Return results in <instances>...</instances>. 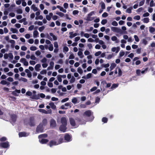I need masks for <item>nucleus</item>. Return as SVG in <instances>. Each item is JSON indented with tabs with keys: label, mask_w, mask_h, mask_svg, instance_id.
Instances as JSON below:
<instances>
[{
	"label": "nucleus",
	"mask_w": 155,
	"mask_h": 155,
	"mask_svg": "<svg viewBox=\"0 0 155 155\" xmlns=\"http://www.w3.org/2000/svg\"><path fill=\"white\" fill-rule=\"evenodd\" d=\"M30 49L31 51H35L37 49V48L35 46H32L30 47Z\"/></svg>",
	"instance_id": "45"
},
{
	"label": "nucleus",
	"mask_w": 155,
	"mask_h": 155,
	"mask_svg": "<svg viewBox=\"0 0 155 155\" xmlns=\"http://www.w3.org/2000/svg\"><path fill=\"white\" fill-rule=\"evenodd\" d=\"M29 133H26L25 132H20L18 134L19 137H26L29 135Z\"/></svg>",
	"instance_id": "11"
},
{
	"label": "nucleus",
	"mask_w": 155,
	"mask_h": 155,
	"mask_svg": "<svg viewBox=\"0 0 155 155\" xmlns=\"http://www.w3.org/2000/svg\"><path fill=\"white\" fill-rule=\"evenodd\" d=\"M57 79L58 81L59 82H61L62 79L61 78V75H58L57 76Z\"/></svg>",
	"instance_id": "44"
},
{
	"label": "nucleus",
	"mask_w": 155,
	"mask_h": 155,
	"mask_svg": "<svg viewBox=\"0 0 155 155\" xmlns=\"http://www.w3.org/2000/svg\"><path fill=\"white\" fill-rule=\"evenodd\" d=\"M125 54V53L122 51H121L119 53V56L120 57H121L123 56Z\"/></svg>",
	"instance_id": "59"
},
{
	"label": "nucleus",
	"mask_w": 155,
	"mask_h": 155,
	"mask_svg": "<svg viewBox=\"0 0 155 155\" xmlns=\"http://www.w3.org/2000/svg\"><path fill=\"white\" fill-rule=\"evenodd\" d=\"M19 81H22L24 82H26L27 81V79L22 77H21L19 80Z\"/></svg>",
	"instance_id": "47"
},
{
	"label": "nucleus",
	"mask_w": 155,
	"mask_h": 155,
	"mask_svg": "<svg viewBox=\"0 0 155 155\" xmlns=\"http://www.w3.org/2000/svg\"><path fill=\"white\" fill-rule=\"evenodd\" d=\"M93 113L92 112L91 110H90L86 111L84 113V115L88 117L91 116V121L94 118V117L93 116Z\"/></svg>",
	"instance_id": "2"
},
{
	"label": "nucleus",
	"mask_w": 155,
	"mask_h": 155,
	"mask_svg": "<svg viewBox=\"0 0 155 155\" xmlns=\"http://www.w3.org/2000/svg\"><path fill=\"white\" fill-rule=\"evenodd\" d=\"M47 73V71L46 70H43L40 72V74H46Z\"/></svg>",
	"instance_id": "50"
},
{
	"label": "nucleus",
	"mask_w": 155,
	"mask_h": 155,
	"mask_svg": "<svg viewBox=\"0 0 155 155\" xmlns=\"http://www.w3.org/2000/svg\"><path fill=\"white\" fill-rule=\"evenodd\" d=\"M11 31H12L13 33H18V30L16 28H10Z\"/></svg>",
	"instance_id": "30"
},
{
	"label": "nucleus",
	"mask_w": 155,
	"mask_h": 155,
	"mask_svg": "<svg viewBox=\"0 0 155 155\" xmlns=\"http://www.w3.org/2000/svg\"><path fill=\"white\" fill-rule=\"evenodd\" d=\"M111 29L113 31L117 33H120L121 31V29L120 28H119L117 27H112L111 28Z\"/></svg>",
	"instance_id": "8"
},
{
	"label": "nucleus",
	"mask_w": 155,
	"mask_h": 155,
	"mask_svg": "<svg viewBox=\"0 0 155 155\" xmlns=\"http://www.w3.org/2000/svg\"><path fill=\"white\" fill-rule=\"evenodd\" d=\"M134 38L135 41H137V42H138L139 41V39L137 35H134Z\"/></svg>",
	"instance_id": "55"
},
{
	"label": "nucleus",
	"mask_w": 155,
	"mask_h": 155,
	"mask_svg": "<svg viewBox=\"0 0 155 155\" xmlns=\"http://www.w3.org/2000/svg\"><path fill=\"white\" fill-rule=\"evenodd\" d=\"M69 34L70 35L69 37L70 38H72L77 35H79V34L78 33H74L72 31L69 32Z\"/></svg>",
	"instance_id": "12"
},
{
	"label": "nucleus",
	"mask_w": 155,
	"mask_h": 155,
	"mask_svg": "<svg viewBox=\"0 0 155 155\" xmlns=\"http://www.w3.org/2000/svg\"><path fill=\"white\" fill-rule=\"evenodd\" d=\"M43 125H42V124H40L36 128V133H38L42 132L43 130Z\"/></svg>",
	"instance_id": "3"
},
{
	"label": "nucleus",
	"mask_w": 155,
	"mask_h": 155,
	"mask_svg": "<svg viewBox=\"0 0 155 155\" xmlns=\"http://www.w3.org/2000/svg\"><path fill=\"white\" fill-rule=\"evenodd\" d=\"M149 31L151 33L154 34L155 31V28L153 27H149Z\"/></svg>",
	"instance_id": "26"
},
{
	"label": "nucleus",
	"mask_w": 155,
	"mask_h": 155,
	"mask_svg": "<svg viewBox=\"0 0 155 155\" xmlns=\"http://www.w3.org/2000/svg\"><path fill=\"white\" fill-rule=\"evenodd\" d=\"M56 14L59 15L61 17H63L64 15V14L63 13L60 12H56Z\"/></svg>",
	"instance_id": "52"
},
{
	"label": "nucleus",
	"mask_w": 155,
	"mask_h": 155,
	"mask_svg": "<svg viewBox=\"0 0 155 155\" xmlns=\"http://www.w3.org/2000/svg\"><path fill=\"white\" fill-rule=\"evenodd\" d=\"M141 42L144 45H146L147 44V41L146 39H143L141 40Z\"/></svg>",
	"instance_id": "49"
},
{
	"label": "nucleus",
	"mask_w": 155,
	"mask_h": 155,
	"mask_svg": "<svg viewBox=\"0 0 155 155\" xmlns=\"http://www.w3.org/2000/svg\"><path fill=\"white\" fill-rule=\"evenodd\" d=\"M72 104L71 102H68L65 104L64 105L66 107H69L70 108L72 107Z\"/></svg>",
	"instance_id": "37"
},
{
	"label": "nucleus",
	"mask_w": 155,
	"mask_h": 155,
	"mask_svg": "<svg viewBox=\"0 0 155 155\" xmlns=\"http://www.w3.org/2000/svg\"><path fill=\"white\" fill-rule=\"evenodd\" d=\"M28 124L31 126H33L35 125V123L34 119L33 117H31L28 122Z\"/></svg>",
	"instance_id": "7"
},
{
	"label": "nucleus",
	"mask_w": 155,
	"mask_h": 155,
	"mask_svg": "<svg viewBox=\"0 0 155 155\" xmlns=\"http://www.w3.org/2000/svg\"><path fill=\"white\" fill-rule=\"evenodd\" d=\"M39 33L37 31L35 30L34 31L33 33V37L34 38H36L38 37Z\"/></svg>",
	"instance_id": "27"
},
{
	"label": "nucleus",
	"mask_w": 155,
	"mask_h": 155,
	"mask_svg": "<svg viewBox=\"0 0 155 155\" xmlns=\"http://www.w3.org/2000/svg\"><path fill=\"white\" fill-rule=\"evenodd\" d=\"M133 9V7H130L127 8L126 10V12L130 14L132 12L131 10Z\"/></svg>",
	"instance_id": "32"
},
{
	"label": "nucleus",
	"mask_w": 155,
	"mask_h": 155,
	"mask_svg": "<svg viewBox=\"0 0 155 155\" xmlns=\"http://www.w3.org/2000/svg\"><path fill=\"white\" fill-rule=\"evenodd\" d=\"M69 121L70 124L72 127L75 126V120L72 118H69Z\"/></svg>",
	"instance_id": "15"
},
{
	"label": "nucleus",
	"mask_w": 155,
	"mask_h": 155,
	"mask_svg": "<svg viewBox=\"0 0 155 155\" xmlns=\"http://www.w3.org/2000/svg\"><path fill=\"white\" fill-rule=\"evenodd\" d=\"M41 124H42V125H43V127L46 125L47 124V119L45 118L43 119L42 121V123H41Z\"/></svg>",
	"instance_id": "28"
},
{
	"label": "nucleus",
	"mask_w": 155,
	"mask_h": 155,
	"mask_svg": "<svg viewBox=\"0 0 155 155\" xmlns=\"http://www.w3.org/2000/svg\"><path fill=\"white\" fill-rule=\"evenodd\" d=\"M35 54L37 56H38L41 55V52L39 50H38L35 52Z\"/></svg>",
	"instance_id": "64"
},
{
	"label": "nucleus",
	"mask_w": 155,
	"mask_h": 155,
	"mask_svg": "<svg viewBox=\"0 0 155 155\" xmlns=\"http://www.w3.org/2000/svg\"><path fill=\"white\" fill-rule=\"evenodd\" d=\"M107 118L105 117H103L102 120V121L104 123H106L107 121Z\"/></svg>",
	"instance_id": "53"
},
{
	"label": "nucleus",
	"mask_w": 155,
	"mask_h": 155,
	"mask_svg": "<svg viewBox=\"0 0 155 155\" xmlns=\"http://www.w3.org/2000/svg\"><path fill=\"white\" fill-rule=\"evenodd\" d=\"M77 71L80 74H82L83 72L82 69L80 67H79L78 68Z\"/></svg>",
	"instance_id": "40"
},
{
	"label": "nucleus",
	"mask_w": 155,
	"mask_h": 155,
	"mask_svg": "<svg viewBox=\"0 0 155 155\" xmlns=\"http://www.w3.org/2000/svg\"><path fill=\"white\" fill-rule=\"evenodd\" d=\"M143 21L145 23H148L149 21V19L148 18H144L143 19Z\"/></svg>",
	"instance_id": "42"
},
{
	"label": "nucleus",
	"mask_w": 155,
	"mask_h": 155,
	"mask_svg": "<svg viewBox=\"0 0 155 155\" xmlns=\"http://www.w3.org/2000/svg\"><path fill=\"white\" fill-rule=\"evenodd\" d=\"M49 105L53 109L55 110L56 109V106L54 105L53 102H51L49 103Z\"/></svg>",
	"instance_id": "25"
},
{
	"label": "nucleus",
	"mask_w": 155,
	"mask_h": 155,
	"mask_svg": "<svg viewBox=\"0 0 155 155\" xmlns=\"http://www.w3.org/2000/svg\"><path fill=\"white\" fill-rule=\"evenodd\" d=\"M0 84L2 85H5L7 84V82L5 80H2L1 81Z\"/></svg>",
	"instance_id": "58"
},
{
	"label": "nucleus",
	"mask_w": 155,
	"mask_h": 155,
	"mask_svg": "<svg viewBox=\"0 0 155 155\" xmlns=\"http://www.w3.org/2000/svg\"><path fill=\"white\" fill-rule=\"evenodd\" d=\"M50 125L51 127L53 128L55 127L56 126V123L55 120L54 119H51L50 121Z\"/></svg>",
	"instance_id": "9"
},
{
	"label": "nucleus",
	"mask_w": 155,
	"mask_h": 155,
	"mask_svg": "<svg viewBox=\"0 0 155 155\" xmlns=\"http://www.w3.org/2000/svg\"><path fill=\"white\" fill-rule=\"evenodd\" d=\"M63 142V139L60 138L58 139H55L51 140L49 142V145L50 147H52L54 146H56L59 145Z\"/></svg>",
	"instance_id": "1"
},
{
	"label": "nucleus",
	"mask_w": 155,
	"mask_h": 155,
	"mask_svg": "<svg viewBox=\"0 0 155 155\" xmlns=\"http://www.w3.org/2000/svg\"><path fill=\"white\" fill-rule=\"evenodd\" d=\"M114 56V54H109L108 55L107 57H106V58L108 59H111Z\"/></svg>",
	"instance_id": "43"
},
{
	"label": "nucleus",
	"mask_w": 155,
	"mask_h": 155,
	"mask_svg": "<svg viewBox=\"0 0 155 155\" xmlns=\"http://www.w3.org/2000/svg\"><path fill=\"white\" fill-rule=\"evenodd\" d=\"M10 116L11 118L10 119L11 122L13 124L16 120L17 118L15 114L10 115Z\"/></svg>",
	"instance_id": "5"
},
{
	"label": "nucleus",
	"mask_w": 155,
	"mask_h": 155,
	"mask_svg": "<svg viewBox=\"0 0 155 155\" xmlns=\"http://www.w3.org/2000/svg\"><path fill=\"white\" fill-rule=\"evenodd\" d=\"M47 61V59L45 58H43L41 60V62H42V63H46Z\"/></svg>",
	"instance_id": "61"
},
{
	"label": "nucleus",
	"mask_w": 155,
	"mask_h": 155,
	"mask_svg": "<svg viewBox=\"0 0 155 155\" xmlns=\"http://www.w3.org/2000/svg\"><path fill=\"white\" fill-rule=\"evenodd\" d=\"M0 146L4 148H7L9 147V144L8 142H2L0 143Z\"/></svg>",
	"instance_id": "6"
},
{
	"label": "nucleus",
	"mask_w": 155,
	"mask_h": 155,
	"mask_svg": "<svg viewBox=\"0 0 155 155\" xmlns=\"http://www.w3.org/2000/svg\"><path fill=\"white\" fill-rule=\"evenodd\" d=\"M120 48L119 47H113L111 49V51L112 52H115L116 53H117L120 51Z\"/></svg>",
	"instance_id": "17"
},
{
	"label": "nucleus",
	"mask_w": 155,
	"mask_h": 155,
	"mask_svg": "<svg viewBox=\"0 0 155 155\" xmlns=\"http://www.w3.org/2000/svg\"><path fill=\"white\" fill-rule=\"evenodd\" d=\"M100 4L101 5V8L104 9L105 8V3L103 2H101Z\"/></svg>",
	"instance_id": "31"
},
{
	"label": "nucleus",
	"mask_w": 155,
	"mask_h": 155,
	"mask_svg": "<svg viewBox=\"0 0 155 155\" xmlns=\"http://www.w3.org/2000/svg\"><path fill=\"white\" fill-rule=\"evenodd\" d=\"M78 54L81 58H82L84 57V56L82 52L81 51H79L78 53Z\"/></svg>",
	"instance_id": "38"
},
{
	"label": "nucleus",
	"mask_w": 155,
	"mask_h": 155,
	"mask_svg": "<svg viewBox=\"0 0 155 155\" xmlns=\"http://www.w3.org/2000/svg\"><path fill=\"white\" fill-rule=\"evenodd\" d=\"M45 27L44 26H42L39 28L38 30L40 31L41 32L45 29Z\"/></svg>",
	"instance_id": "57"
},
{
	"label": "nucleus",
	"mask_w": 155,
	"mask_h": 155,
	"mask_svg": "<svg viewBox=\"0 0 155 155\" xmlns=\"http://www.w3.org/2000/svg\"><path fill=\"white\" fill-rule=\"evenodd\" d=\"M47 134H42L39 135L38 137V138L39 139H40L41 138L46 137H47Z\"/></svg>",
	"instance_id": "35"
},
{
	"label": "nucleus",
	"mask_w": 155,
	"mask_h": 155,
	"mask_svg": "<svg viewBox=\"0 0 155 155\" xmlns=\"http://www.w3.org/2000/svg\"><path fill=\"white\" fill-rule=\"evenodd\" d=\"M31 98L34 99L35 100H38L40 98V97H39V95H38H38L36 94H34L33 95Z\"/></svg>",
	"instance_id": "23"
},
{
	"label": "nucleus",
	"mask_w": 155,
	"mask_h": 155,
	"mask_svg": "<svg viewBox=\"0 0 155 155\" xmlns=\"http://www.w3.org/2000/svg\"><path fill=\"white\" fill-rule=\"evenodd\" d=\"M116 66V65L115 63H112L111 64L110 66V70L111 71L113 70L114 68Z\"/></svg>",
	"instance_id": "34"
},
{
	"label": "nucleus",
	"mask_w": 155,
	"mask_h": 155,
	"mask_svg": "<svg viewBox=\"0 0 155 155\" xmlns=\"http://www.w3.org/2000/svg\"><path fill=\"white\" fill-rule=\"evenodd\" d=\"M91 17V16H89V15H87L86 18V20L88 21H91L93 20L94 18L92 17Z\"/></svg>",
	"instance_id": "46"
},
{
	"label": "nucleus",
	"mask_w": 155,
	"mask_h": 155,
	"mask_svg": "<svg viewBox=\"0 0 155 155\" xmlns=\"http://www.w3.org/2000/svg\"><path fill=\"white\" fill-rule=\"evenodd\" d=\"M20 62L23 64L25 66H28V63L26 61L25 58H21L20 60Z\"/></svg>",
	"instance_id": "10"
},
{
	"label": "nucleus",
	"mask_w": 155,
	"mask_h": 155,
	"mask_svg": "<svg viewBox=\"0 0 155 155\" xmlns=\"http://www.w3.org/2000/svg\"><path fill=\"white\" fill-rule=\"evenodd\" d=\"M61 122L62 125H67V120L65 117H62L61 119Z\"/></svg>",
	"instance_id": "14"
},
{
	"label": "nucleus",
	"mask_w": 155,
	"mask_h": 155,
	"mask_svg": "<svg viewBox=\"0 0 155 155\" xmlns=\"http://www.w3.org/2000/svg\"><path fill=\"white\" fill-rule=\"evenodd\" d=\"M67 125H61L60 126V127L59 128L60 130L63 132H64L66 131V130L67 128L66 127V126Z\"/></svg>",
	"instance_id": "13"
},
{
	"label": "nucleus",
	"mask_w": 155,
	"mask_h": 155,
	"mask_svg": "<svg viewBox=\"0 0 155 155\" xmlns=\"http://www.w3.org/2000/svg\"><path fill=\"white\" fill-rule=\"evenodd\" d=\"M54 46L55 48H58V42L57 41H55L54 43Z\"/></svg>",
	"instance_id": "60"
},
{
	"label": "nucleus",
	"mask_w": 155,
	"mask_h": 155,
	"mask_svg": "<svg viewBox=\"0 0 155 155\" xmlns=\"http://www.w3.org/2000/svg\"><path fill=\"white\" fill-rule=\"evenodd\" d=\"M57 8H58L61 11H62L64 13H66V10L65 9H64L63 7H61L59 5H57Z\"/></svg>",
	"instance_id": "22"
},
{
	"label": "nucleus",
	"mask_w": 155,
	"mask_h": 155,
	"mask_svg": "<svg viewBox=\"0 0 155 155\" xmlns=\"http://www.w3.org/2000/svg\"><path fill=\"white\" fill-rule=\"evenodd\" d=\"M41 67L40 64H36L35 67V70L37 71H39L40 70V68Z\"/></svg>",
	"instance_id": "21"
},
{
	"label": "nucleus",
	"mask_w": 155,
	"mask_h": 155,
	"mask_svg": "<svg viewBox=\"0 0 155 155\" xmlns=\"http://www.w3.org/2000/svg\"><path fill=\"white\" fill-rule=\"evenodd\" d=\"M78 100L76 97H73L71 100V102L74 104H75L78 103Z\"/></svg>",
	"instance_id": "33"
},
{
	"label": "nucleus",
	"mask_w": 155,
	"mask_h": 155,
	"mask_svg": "<svg viewBox=\"0 0 155 155\" xmlns=\"http://www.w3.org/2000/svg\"><path fill=\"white\" fill-rule=\"evenodd\" d=\"M49 35L52 37L53 38V40L56 41L57 39V38L56 36L54 35L52 33H50Z\"/></svg>",
	"instance_id": "29"
},
{
	"label": "nucleus",
	"mask_w": 155,
	"mask_h": 155,
	"mask_svg": "<svg viewBox=\"0 0 155 155\" xmlns=\"http://www.w3.org/2000/svg\"><path fill=\"white\" fill-rule=\"evenodd\" d=\"M136 74L138 76L140 75L141 73V71L139 69H138L136 70Z\"/></svg>",
	"instance_id": "63"
},
{
	"label": "nucleus",
	"mask_w": 155,
	"mask_h": 155,
	"mask_svg": "<svg viewBox=\"0 0 155 155\" xmlns=\"http://www.w3.org/2000/svg\"><path fill=\"white\" fill-rule=\"evenodd\" d=\"M75 78L73 76H72L70 80V83H74L75 81Z\"/></svg>",
	"instance_id": "54"
},
{
	"label": "nucleus",
	"mask_w": 155,
	"mask_h": 155,
	"mask_svg": "<svg viewBox=\"0 0 155 155\" xmlns=\"http://www.w3.org/2000/svg\"><path fill=\"white\" fill-rule=\"evenodd\" d=\"M38 111L40 112L43 113L48 114V112L46 110L43 109H39Z\"/></svg>",
	"instance_id": "36"
},
{
	"label": "nucleus",
	"mask_w": 155,
	"mask_h": 155,
	"mask_svg": "<svg viewBox=\"0 0 155 155\" xmlns=\"http://www.w3.org/2000/svg\"><path fill=\"white\" fill-rule=\"evenodd\" d=\"M64 140L66 142H68L72 140L71 137L67 134H66L64 136Z\"/></svg>",
	"instance_id": "4"
},
{
	"label": "nucleus",
	"mask_w": 155,
	"mask_h": 155,
	"mask_svg": "<svg viewBox=\"0 0 155 155\" xmlns=\"http://www.w3.org/2000/svg\"><path fill=\"white\" fill-rule=\"evenodd\" d=\"M107 22V20L106 19H103L101 21V23L103 25H104Z\"/></svg>",
	"instance_id": "56"
},
{
	"label": "nucleus",
	"mask_w": 155,
	"mask_h": 155,
	"mask_svg": "<svg viewBox=\"0 0 155 155\" xmlns=\"http://www.w3.org/2000/svg\"><path fill=\"white\" fill-rule=\"evenodd\" d=\"M53 49L54 48L53 47V45L52 44L49 45V47L48 48V49L49 51H52L53 50Z\"/></svg>",
	"instance_id": "39"
},
{
	"label": "nucleus",
	"mask_w": 155,
	"mask_h": 155,
	"mask_svg": "<svg viewBox=\"0 0 155 155\" xmlns=\"http://www.w3.org/2000/svg\"><path fill=\"white\" fill-rule=\"evenodd\" d=\"M140 17L139 15H136L134 17V19L135 20H140Z\"/></svg>",
	"instance_id": "51"
},
{
	"label": "nucleus",
	"mask_w": 155,
	"mask_h": 155,
	"mask_svg": "<svg viewBox=\"0 0 155 155\" xmlns=\"http://www.w3.org/2000/svg\"><path fill=\"white\" fill-rule=\"evenodd\" d=\"M25 72L27 74V76L29 78H31L32 76L31 73L28 69H26L25 70Z\"/></svg>",
	"instance_id": "19"
},
{
	"label": "nucleus",
	"mask_w": 155,
	"mask_h": 155,
	"mask_svg": "<svg viewBox=\"0 0 155 155\" xmlns=\"http://www.w3.org/2000/svg\"><path fill=\"white\" fill-rule=\"evenodd\" d=\"M111 40L112 41H115V43H118L119 42V40L115 36H114L111 37Z\"/></svg>",
	"instance_id": "16"
},
{
	"label": "nucleus",
	"mask_w": 155,
	"mask_h": 155,
	"mask_svg": "<svg viewBox=\"0 0 155 155\" xmlns=\"http://www.w3.org/2000/svg\"><path fill=\"white\" fill-rule=\"evenodd\" d=\"M69 50L67 46H64L63 48V51L64 52H66Z\"/></svg>",
	"instance_id": "41"
},
{
	"label": "nucleus",
	"mask_w": 155,
	"mask_h": 155,
	"mask_svg": "<svg viewBox=\"0 0 155 155\" xmlns=\"http://www.w3.org/2000/svg\"><path fill=\"white\" fill-rule=\"evenodd\" d=\"M31 8L34 12L38 11L39 10L38 9V8L35 5V4H33L31 5Z\"/></svg>",
	"instance_id": "24"
},
{
	"label": "nucleus",
	"mask_w": 155,
	"mask_h": 155,
	"mask_svg": "<svg viewBox=\"0 0 155 155\" xmlns=\"http://www.w3.org/2000/svg\"><path fill=\"white\" fill-rule=\"evenodd\" d=\"M7 23L5 21H4L2 22V24L0 25V27L2 28L4 26H6L7 25Z\"/></svg>",
	"instance_id": "48"
},
{
	"label": "nucleus",
	"mask_w": 155,
	"mask_h": 155,
	"mask_svg": "<svg viewBox=\"0 0 155 155\" xmlns=\"http://www.w3.org/2000/svg\"><path fill=\"white\" fill-rule=\"evenodd\" d=\"M20 92L21 91L20 90L16 89L15 91H13L12 93L13 95L16 96H18V93H20Z\"/></svg>",
	"instance_id": "18"
},
{
	"label": "nucleus",
	"mask_w": 155,
	"mask_h": 155,
	"mask_svg": "<svg viewBox=\"0 0 155 155\" xmlns=\"http://www.w3.org/2000/svg\"><path fill=\"white\" fill-rule=\"evenodd\" d=\"M74 58V54L73 53L71 54L69 56V59H73Z\"/></svg>",
	"instance_id": "62"
},
{
	"label": "nucleus",
	"mask_w": 155,
	"mask_h": 155,
	"mask_svg": "<svg viewBox=\"0 0 155 155\" xmlns=\"http://www.w3.org/2000/svg\"><path fill=\"white\" fill-rule=\"evenodd\" d=\"M39 141L41 144H45L48 141V140L43 138H42L41 140L40 139H39Z\"/></svg>",
	"instance_id": "20"
}]
</instances>
